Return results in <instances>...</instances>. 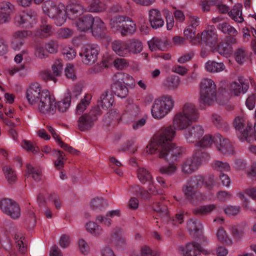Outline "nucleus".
Instances as JSON below:
<instances>
[{"instance_id": "1", "label": "nucleus", "mask_w": 256, "mask_h": 256, "mask_svg": "<svg viewBox=\"0 0 256 256\" xmlns=\"http://www.w3.org/2000/svg\"><path fill=\"white\" fill-rule=\"evenodd\" d=\"M176 132L172 127H163L155 134L146 148L148 154L158 152V157L170 162H174L185 154L184 149L171 141L175 136Z\"/></svg>"}, {"instance_id": "2", "label": "nucleus", "mask_w": 256, "mask_h": 256, "mask_svg": "<svg viewBox=\"0 0 256 256\" xmlns=\"http://www.w3.org/2000/svg\"><path fill=\"white\" fill-rule=\"evenodd\" d=\"M42 8L44 13L53 18L57 26H60L66 22V12L63 4L60 3L56 5L53 1L49 0L44 2Z\"/></svg>"}, {"instance_id": "3", "label": "nucleus", "mask_w": 256, "mask_h": 256, "mask_svg": "<svg viewBox=\"0 0 256 256\" xmlns=\"http://www.w3.org/2000/svg\"><path fill=\"white\" fill-rule=\"evenodd\" d=\"M200 102L210 106L216 100V85L210 79H204L200 82Z\"/></svg>"}, {"instance_id": "4", "label": "nucleus", "mask_w": 256, "mask_h": 256, "mask_svg": "<svg viewBox=\"0 0 256 256\" xmlns=\"http://www.w3.org/2000/svg\"><path fill=\"white\" fill-rule=\"evenodd\" d=\"M174 101L171 96H164L162 99L155 100L151 109L152 116L155 118H162L172 108Z\"/></svg>"}, {"instance_id": "5", "label": "nucleus", "mask_w": 256, "mask_h": 256, "mask_svg": "<svg viewBox=\"0 0 256 256\" xmlns=\"http://www.w3.org/2000/svg\"><path fill=\"white\" fill-rule=\"evenodd\" d=\"M36 16L37 13L34 10L28 9L16 14L14 22L20 28H30L36 23Z\"/></svg>"}, {"instance_id": "6", "label": "nucleus", "mask_w": 256, "mask_h": 256, "mask_svg": "<svg viewBox=\"0 0 256 256\" xmlns=\"http://www.w3.org/2000/svg\"><path fill=\"white\" fill-rule=\"evenodd\" d=\"M38 104L39 112L43 114L53 115L56 110V102L54 96L48 91H42Z\"/></svg>"}, {"instance_id": "7", "label": "nucleus", "mask_w": 256, "mask_h": 256, "mask_svg": "<svg viewBox=\"0 0 256 256\" xmlns=\"http://www.w3.org/2000/svg\"><path fill=\"white\" fill-rule=\"evenodd\" d=\"M195 40L198 41V43L203 44L211 48H213L218 41V34L214 26H208L200 34H197V37Z\"/></svg>"}, {"instance_id": "8", "label": "nucleus", "mask_w": 256, "mask_h": 256, "mask_svg": "<svg viewBox=\"0 0 256 256\" xmlns=\"http://www.w3.org/2000/svg\"><path fill=\"white\" fill-rule=\"evenodd\" d=\"M246 120L242 116H238L234 122V125L235 128L240 132L238 138L242 141L246 140L250 142V138L252 136L254 131L252 129V123L247 122V126L244 128Z\"/></svg>"}, {"instance_id": "9", "label": "nucleus", "mask_w": 256, "mask_h": 256, "mask_svg": "<svg viewBox=\"0 0 256 256\" xmlns=\"http://www.w3.org/2000/svg\"><path fill=\"white\" fill-rule=\"evenodd\" d=\"M0 208L3 212L13 219L18 218L20 215V210L18 204L14 200L4 198L0 200Z\"/></svg>"}, {"instance_id": "10", "label": "nucleus", "mask_w": 256, "mask_h": 256, "mask_svg": "<svg viewBox=\"0 0 256 256\" xmlns=\"http://www.w3.org/2000/svg\"><path fill=\"white\" fill-rule=\"evenodd\" d=\"M98 52V46L94 45H86L82 48L80 56L82 57V60L84 64L90 66L97 61Z\"/></svg>"}, {"instance_id": "11", "label": "nucleus", "mask_w": 256, "mask_h": 256, "mask_svg": "<svg viewBox=\"0 0 256 256\" xmlns=\"http://www.w3.org/2000/svg\"><path fill=\"white\" fill-rule=\"evenodd\" d=\"M52 72L50 70H46L40 72L42 78L46 81L52 80L56 82V77L60 76L63 70V64L62 60H56L52 66Z\"/></svg>"}, {"instance_id": "12", "label": "nucleus", "mask_w": 256, "mask_h": 256, "mask_svg": "<svg viewBox=\"0 0 256 256\" xmlns=\"http://www.w3.org/2000/svg\"><path fill=\"white\" fill-rule=\"evenodd\" d=\"M179 250L183 256H201V253L204 252V249L200 244L196 242L188 243L184 247L179 248Z\"/></svg>"}, {"instance_id": "13", "label": "nucleus", "mask_w": 256, "mask_h": 256, "mask_svg": "<svg viewBox=\"0 0 256 256\" xmlns=\"http://www.w3.org/2000/svg\"><path fill=\"white\" fill-rule=\"evenodd\" d=\"M42 94L40 84L36 83L32 84L28 88L26 96L29 104L32 105L39 102Z\"/></svg>"}, {"instance_id": "14", "label": "nucleus", "mask_w": 256, "mask_h": 256, "mask_svg": "<svg viewBox=\"0 0 256 256\" xmlns=\"http://www.w3.org/2000/svg\"><path fill=\"white\" fill-rule=\"evenodd\" d=\"M192 122L186 116L183 114V113L178 112L173 118L172 126L168 127L172 128L175 131V130H182L188 128Z\"/></svg>"}, {"instance_id": "15", "label": "nucleus", "mask_w": 256, "mask_h": 256, "mask_svg": "<svg viewBox=\"0 0 256 256\" xmlns=\"http://www.w3.org/2000/svg\"><path fill=\"white\" fill-rule=\"evenodd\" d=\"M126 85L124 81V78L116 79L111 84V89L115 95L124 98L128 94V90Z\"/></svg>"}, {"instance_id": "16", "label": "nucleus", "mask_w": 256, "mask_h": 256, "mask_svg": "<svg viewBox=\"0 0 256 256\" xmlns=\"http://www.w3.org/2000/svg\"><path fill=\"white\" fill-rule=\"evenodd\" d=\"M204 130L202 126L198 125L188 127L184 132V136L189 142H194L199 139L204 134Z\"/></svg>"}, {"instance_id": "17", "label": "nucleus", "mask_w": 256, "mask_h": 256, "mask_svg": "<svg viewBox=\"0 0 256 256\" xmlns=\"http://www.w3.org/2000/svg\"><path fill=\"white\" fill-rule=\"evenodd\" d=\"M200 164L198 156H192L184 161L182 170L184 174H190L196 171Z\"/></svg>"}, {"instance_id": "18", "label": "nucleus", "mask_w": 256, "mask_h": 256, "mask_svg": "<svg viewBox=\"0 0 256 256\" xmlns=\"http://www.w3.org/2000/svg\"><path fill=\"white\" fill-rule=\"evenodd\" d=\"M249 88L248 82L242 76H240L238 82H233L230 86V90L231 94L234 96H238L240 93H245Z\"/></svg>"}, {"instance_id": "19", "label": "nucleus", "mask_w": 256, "mask_h": 256, "mask_svg": "<svg viewBox=\"0 0 256 256\" xmlns=\"http://www.w3.org/2000/svg\"><path fill=\"white\" fill-rule=\"evenodd\" d=\"M94 22V18L88 14L80 18L76 22V25L80 31L86 32L92 28Z\"/></svg>"}, {"instance_id": "20", "label": "nucleus", "mask_w": 256, "mask_h": 256, "mask_svg": "<svg viewBox=\"0 0 256 256\" xmlns=\"http://www.w3.org/2000/svg\"><path fill=\"white\" fill-rule=\"evenodd\" d=\"M220 142L219 146H217L218 150L224 154H232L234 148L228 139L223 138L222 136L218 134L216 135V143Z\"/></svg>"}, {"instance_id": "21", "label": "nucleus", "mask_w": 256, "mask_h": 256, "mask_svg": "<svg viewBox=\"0 0 256 256\" xmlns=\"http://www.w3.org/2000/svg\"><path fill=\"white\" fill-rule=\"evenodd\" d=\"M92 32L95 36H104L107 32V28L104 22L98 17L94 18Z\"/></svg>"}, {"instance_id": "22", "label": "nucleus", "mask_w": 256, "mask_h": 256, "mask_svg": "<svg viewBox=\"0 0 256 256\" xmlns=\"http://www.w3.org/2000/svg\"><path fill=\"white\" fill-rule=\"evenodd\" d=\"M149 20L152 27L156 29L162 27L164 24L161 14L157 10L154 9L150 11Z\"/></svg>"}, {"instance_id": "23", "label": "nucleus", "mask_w": 256, "mask_h": 256, "mask_svg": "<svg viewBox=\"0 0 256 256\" xmlns=\"http://www.w3.org/2000/svg\"><path fill=\"white\" fill-rule=\"evenodd\" d=\"M53 34L52 26L46 20H42L40 27L36 31V36L40 38H46Z\"/></svg>"}, {"instance_id": "24", "label": "nucleus", "mask_w": 256, "mask_h": 256, "mask_svg": "<svg viewBox=\"0 0 256 256\" xmlns=\"http://www.w3.org/2000/svg\"><path fill=\"white\" fill-rule=\"evenodd\" d=\"M180 112L183 113V114L188 117L192 122L196 121L198 119V110L192 103L186 104L182 108V111Z\"/></svg>"}, {"instance_id": "25", "label": "nucleus", "mask_w": 256, "mask_h": 256, "mask_svg": "<svg viewBox=\"0 0 256 256\" xmlns=\"http://www.w3.org/2000/svg\"><path fill=\"white\" fill-rule=\"evenodd\" d=\"M94 122L90 116L85 114L80 116L78 120V128L80 131L88 130L92 127Z\"/></svg>"}, {"instance_id": "26", "label": "nucleus", "mask_w": 256, "mask_h": 256, "mask_svg": "<svg viewBox=\"0 0 256 256\" xmlns=\"http://www.w3.org/2000/svg\"><path fill=\"white\" fill-rule=\"evenodd\" d=\"M167 202L164 201V198L161 196L160 202L154 203L153 209L162 218H168V208Z\"/></svg>"}, {"instance_id": "27", "label": "nucleus", "mask_w": 256, "mask_h": 256, "mask_svg": "<svg viewBox=\"0 0 256 256\" xmlns=\"http://www.w3.org/2000/svg\"><path fill=\"white\" fill-rule=\"evenodd\" d=\"M112 48L116 53L122 56H125L130 53L128 44L124 42L116 40L112 43Z\"/></svg>"}, {"instance_id": "28", "label": "nucleus", "mask_w": 256, "mask_h": 256, "mask_svg": "<svg viewBox=\"0 0 256 256\" xmlns=\"http://www.w3.org/2000/svg\"><path fill=\"white\" fill-rule=\"evenodd\" d=\"M125 24H122V28L120 34L122 36L133 34L136 30V24L132 20L126 16L124 21Z\"/></svg>"}, {"instance_id": "29", "label": "nucleus", "mask_w": 256, "mask_h": 256, "mask_svg": "<svg viewBox=\"0 0 256 256\" xmlns=\"http://www.w3.org/2000/svg\"><path fill=\"white\" fill-rule=\"evenodd\" d=\"M242 4H238L234 6L232 10L228 12L232 19L238 22H242L244 20L242 17Z\"/></svg>"}, {"instance_id": "30", "label": "nucleus", "mask_w": 256, "mask_h": 256, "mask_svg": "<svg viewBox=\"0 0 256 256\" xmlns=\"http://www.w3.org/2000/svg\"><path fill=\"white\" fill-rule=\"evenodd\" d=\"M216 208V206L214 204L201 206L192 210V212L196 216H204L209 214Z\"/></svg>"}, {"instance_id": "31", "label": "nucleus", "mask_w": 256, "mask_h": 256, "mask_svg": "<svg viewBox=\"0 0 256 256\" xmlns=\"http://www.w3.org/2000/svg\"><path fill=\"white\" fill-rule=\"evenodd\" d=\"M126 16H116L112 18L110 21L111 29L114 31L121 32L122 22H124Z\"/></svg>"}, {"instance_id": "32", "label": "nucleus", "mask_w": 256, "mask_h": 256, "mask_svg": "<svg viewBox=\"0 0 256 256\" xmlns=\"http://www.w3.org/2000/svg\"><path fill=\"white\" fill-rule=\"evenodd\" d=\"M206 70L210 72H220L224 70L225 66L222 62H217L214 60H208L205 64Z\"/></svg>"}, {"instance_id": "33", "label": "nucleus", "mask_w": 256, "mask_h": 256, "mask_svg": "<svg viewBox=\"0 0 256 256\" xmlns=\"http://www.w3.org/2000/svg\"><path fill=\"white\" fill-rule=\"evenodd\" d=\"M212 49V52H217L220 55L226 57L229 56L232 52V46L224 42H219Z\"/></svg>"}, {"instance_id": "34", "label": "nucleus", "mask_w": 256, "mask_h": 256, "mask_svg": "<svg viewBox=\"0 0 256 256\" xmlns=\"http://www.w3.org/2000/svg\"><path fill=\"white\" fill-rule=\"evenodd\" d=\"M138 178L140 181L143 184L148 182V184H151L153 182V178L148 170L144 168H140L137 171Z\"/></svg>"}, {"instance_id": "35", "label": "nucleus", "mask_w": 256, "mask_h": 256, "mask_svg": "<svg viewBox=\"0 0 256 256\" xmlns=\"http://www.w3.org/2000/svg\"><path fill=\"white\" fill-rule=\"evenodd\" d=\"M182 192L184 196L191 203L194 202V198L196 192V189L190 184L188 181L186 184L182 187Z\"/></svg>"}, {"instance_id": "36", "label": "nucleus", "mask_w": 256, "mask_h": 256, "mask_svg": "<svg viewBox=\"0 0 256 256\" xmlns=\"http://www.w3.org/2000/svg\"><path fill=\"white\" fill-rule=\"evenodd\" d=\"M114 102V98L111 94L108 95V90H106L100 96V100L98 101V106L102 108L107 109L111 107Z\"/></svg>"}, {"instance_id": "37", "label": "nucleus", "mask_w": 256, "mask_h": 256, "mask_svg": "<svg viewBox=\"0 0 256 256\" xmlns=\"http://www.w3.org/2000/svg\"><path fill=\"white\" fill-rule=\"evenodd\" d=\"M217 28L223 34L230 36H236L238 34V31L234 27L226 22L218 24Z\"/></svg>"}, {"instance_id": "38", "label": "nucleus", "mask_w": 256, "mask_h": 256, "mask_svg": "<svg viewBox=\"0 0 256 256\" xmlns=\"http://www.w3.org/2000/svg\"><path fill=\"white\" fill-rule=\"evenodd\" d=\"M66 10L68 12L72 14H78L83 11V6L78 0H70L66 6Z\"/></svg>"}, {"instance_id": "39", "label": "nucleus", "mask_w": 256, "mask_h": 256, "mask_svg": "<svg viewBox=\"0 0 256 256\" xmlns=\"http://www.w3.org/2000/svg\"><path fill=\"white\" fill-rule=\"evenodd\" d=\"M72 96L70 93L68 92L64 95V98L58 102V109L61 112H65L70 107L71 104Z\"/></svg>"}, {"instance_id": "40", "label": "nucleus", "mask_w": 256, "mask_h": 256, "mask_svg": "<svg viewBox=\"0 0 256 256\" xmlns=\"http://www.w3.org/2000/svg\"><path fill=\"white\" fill-rule=\"evenodd\" d=\"M180 82L178 76H171L166 78L164 82V86L169 90H176L178 88Z\"/></svg>"}, {"instance_id": "41", "label": "nucleus", "mask_w": 256, "mask_h": 256, "mask_svg": "<svg viewBox=\"0 0 256 256\" xmlns=\"http://www.w3.org/2000/svg\"><path fill=\"white\" fill-rule=\"evenodd\" d=\"M213 143H216V136L213 137L210 134H206L198 142V145L200 148H206L210 147Z\"/></svg>"}, {"instance_id": "42", "label": "nucleus", "mask_w": 256, "mask_h": 256, "mask_svg": "<svg viewBox=\"0 0 256 256\" xmlns=\"http://www.w3.org/2000/svg\"><path fill=\"white\" fill-rule=\"evenodd\" d=\"M216 236L218 240L227 246H231L232 244V240L230 238L224 230L220 227L218 230Z\"/></svg>"}, {"instance_id": "43", "label": "nucleus", "mask_w": 256, "mask_h": 256, "mask_svg": "<svg viewBox=\"0 0 256 256\" xmlns=\"http://www.w3.org/2000/svg\"><path fill=\"white\" fill-rule=\"evenodd\" d=\"M106 9V5L100 2V0H94L93 2L88 6L86 10L89 12H100Z\"/></svg>"}, {"instance_id": "44", "label": "nucleus", "mask_w": 256, "mask_h": 256, "mask_svg": "<svg viewBox=\"0 0 256 256\" xmlns=\"http://www.w3.org/2000/svg\"><path fill=\"white\" fill-rule=\"evenodd\" d=\"M130 53L132 52L136 54L140 52L143 48V46L140 41L138 40H132L128 44Z\"/></svg>"}, {"instance_id": "45", "label": "nucleus", "mask_w": 256, "mask_h": 256, "mask_svg": "<svg viewBox=\"0 0 256 256\" xmlns=\"http://www.w3.org/2000/svg\"><path fill=\"white\" fill-rule=\"evenodd\" d=\"M5 177L9 183H12L16 181L17 176L16 172L10 166H6L2 168Z\"/></svg>"}, {"instance_id": "46", "label": "nucleus", "mask_w": 256, "mask_h": 256, "mask_svg": "<svg viewBox=\"0 0 256 256\" xmlns=\"http://www.w3.org/2000/svg\"><path fill=\"white\" fill-rule=\"evenodd\" d=\"M248 52L244 48L240 47L236 50L234 52V58L239 64H242L246 60Z\"/></svg>"}, {"instance_id": "47", "label": "nucleus", "mask_w": 256, "mask_h": 256, "mask_svg": "<svg viewBox=\"0 0 256 256\" xmlns=\"http://www.w3.org/2000/svg\"><path fill=\"white\" fill-rule=\"evenodd\" d=\"M196 28L188 26L184 32L186 38L190 40L192 44H196L198 42V41L195 40L197 37V34L196 35Z\"/></svg>"}, {"instance_id": "48", "label": "nucleus", "mask_w": 256, "mask_h": 256, "mask_svg": "<svg viewBox=\"0 0 256 256\" xmlns=\"http://www.w3.org/2000/svg\"><path fill=\"white\" fill-rule=\"evenodd\" d=\"M212 120L214 124L218 128H226L228 126V124L224 118L218 114H213L212 116Z\"/></svg>"}, {"instance_id": "49", "label": "nucleus", "mask_w": 256, "mask_h": 256, "mask_svg": "<svg viewBox=\"0 0 256 256\" xmlns=\"http://www.w3.org/2000/svg\"><path fill=\"white\" fill-rule=\"evenodd\" d=\"M86 228L91 234L96 236H100L102 232V228L94 222H90L86 224Z\"/></svg>"}, {"instance_id": "50", "label": "nucleus", "mask_w": 256, "mask_h": 256, "mask_svg": "<svg viewBox=\"0 0 256 256\" xmlns=\"http://www.w3.org/2000/svg\"><path fill=\"white\" fill-rule=\"evenodd\" d=\"M130 188L134 191L139 194L140 198L144 200H149L150 198V192L144 189V188L140 186L139 185L132 186Z\"/></svg>"}, {"instance_id": "51", "label": "nucleus", "mask_w": 256, "mask_h": 256, "mask_svg": "<svg viewBox=\"0 0 256 256\" xmlns=\"http://www.w3.org/2000/svg\"><path fill=\"white\" fill-rule=\"evenodd\" d=\"M14 239L16 240V246L18 248L19 252L21 254H24L26 252V248L24 246L23 240L24 238L20 233H16L14 234Z\"/></svg>"}, {"instance_id": "52", "label": "nucleus", "mask_w": 256, "mask_h": 256, "mask_svg": "<svg viewBox=\"0 0 256 256\" xmlns=\"http://www.w3.org/2000/svg\"><path fill=\"white\" fill-rule=\"evenodd\" d=\"M212 167L214 170L220 172H228L230 170V166L228 163L224 162L220 160L215 161L212 164Z\"/></svg>"}, {"instance_id": "53", "label": "nucleus", "mask_w": 256, "mask_h": 256, "mask_svg": "<svg viewBox=\"0 0 256 256\" xmlns=\"http://www.w3.org/2000/svg\"><path fill=\"white\" fill-rule=\"evenodd\" d=\"M177 170L174 164H170L168 166H162L159 168L158 171L162 174L170 176L175 173Z\"/></svg>"}, {"instance_id": "54", "label": "nucleus", "mask_w": 256, "mask_h": 256, "mask_svg": "<svg viewBox=\"0 0 256 256\" xmlns=\"http://www.w3.org/2000/svg\"><path fill=\"white\" fill-rule=\"evenodd\" d=\"M74 32L68 28H64L58 29L56 32L57 37L59 38L65 39L72 37Z\"/></svg>"}, {"instance_id": "55", "label": "nucleus", "mask_w": 256, "mask_h": 256, "mask_svg": "<svg viewBox=\"0 0 256 256\" xmlns=\"http://www.w3.org/2000/svg\"><path fill=\"white\" fill-rule=\"evenodd\" d=\"M34 56L40 59L46 58L48 54L44 46L40 44H38L35 46Z\"/></svg>"}, {"instance_id": "56", "label": "nucleus", "mask_w": 256, "mask_h": 256, "mask_svg": "<svg viewBox=\"0 0 256 256\" xmlns=\"http://www.w3.org/2000/svg\"><path fill=\"white\" fill-rule=\"evenodd\" d=\"M32 36V32L28 30H19L14 32L12 38L18 40H24V38Z\"/></svg>"}, {"instance_id": "57", "label": "nucleus", "mask_w": 256, "mask_h": 256, "mask_svg": "<svg viewBox=\"0 0 256 256\" xmlns=\"http://www.w3.org/2000/svg\"><path fill=\"white\" fill-rule=\"evenodd\" d=\"M204 178L201 176L191 178L188 182L196 189L201 188L204 184Z\"/></svg>"}, {"instance_id": "58", "label": "nucleus", "mask_w": 256, "mask_h": 256, "mask_svg": "<svg viewBox=\"0 0 256 256\" xmlns=\"http://www.w3.org/2000/svg\"><path fill=\"white\" fill-rule=\"evenodd\" d=\"M14 9V6L9 2L4 1L0 2V10L3 12L10 15Z\"/></svg>"}, {"instance_id": "59", "label": "nucleus", "mask_w": 256, "mask_h": 256, "mask_svg": "<svg viewBox=\"0 0 256 256\" xmlns=\"http://www.w3.org/2000/svg\"><path fill=\"white\" fill-rule=\"evenodd\" d=\"M22 146L27 151L32 152L34 154H36L40 151L39 148L29 140H24Z\"/></svg>"}, {"instance_id": "60", "label": "nucleus", "mask_w": 256, "mask_h": 256, "mask_svg": "<svg viewBox=\"0 0 256 256\" xmlns=\"http://www.w3.org/2000/svg\"><path fill=\"white\" fill-rule=\"evenodd\" d=\"M65 75L68 79L74 80L76 79V76L73 64H68L64 70Z\"/></svg>"}, {"instance_id": "61", "label": "nucleus", "mask_w": 256, "mask_h": 256, "mask_svg": "<svg viewBox=\"0 0 256 256\" xmlns=\"http://www.w3.org/2000/svg\"><path fill=\"white\" fill-rule=\"evenodd\" d=\"M58 143L62 148L69 152L70 154L74 155L79 154L80 152L78 150L63 142L60 138L58 139Z\"/></svg>"}, {"instance_id": "62", "label": "nucleus", "mask_w": 256, "mask_h": 256, "mask_svg": "<svg viewBox=\"0 0 256 256\" xmlns=\"http://www.w3.org/2000/svg\"><path fill=\"white\" fill-rule=\"evenodd\" d=\"M90 96L88 95L85 96L84 98L82 99L80 102L78 104L76 107L78 112H83L86 109V108L90 104Z\"/></svg>"}, {"instance_id": "63", "label": "nucleus", "mask_w": 256, "mask_h": 256, "mask_svg": "<svg viewBox=\"0 0 256 256\" xmlns=\"http://www.w3.org/2000/svg\"><path fill=\"white\" fill-rule=\"evenodd\" d=\"M142 256H160V252L156 250H152L147 246H144L141 248Z\"/></svg>"}, {"instance_id": "64", "label": "nucleus", "mask_w": 256, "mask_h": 256, "mask_svg": "<svg viewBox=\"0 0 256 256\" xmlns=\"http://www.w3.org/2000/svg\"><path fill=\"white\" fill-rule=\"evenodd\" d=\"M198 224L197 225L196 220H194L192 219L190 220L187 223L188 230L190 232H196L202 228V225L200 222H198Z\"/></svg>"}]
</instances>
